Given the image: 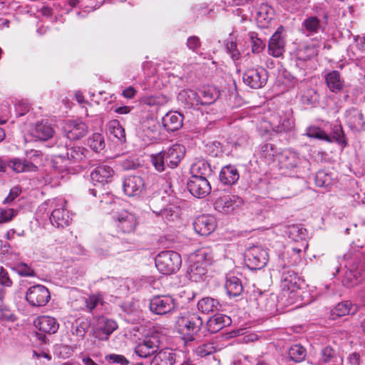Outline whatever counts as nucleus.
<instances>
[{
    "instance_id": "de8ad7c7",
    "label": "nucleus",
    "mask_w": 365,
    "mask_h": 365,
    "mask_svg": "<svg viewBox=\"0 0 365 365\" xmlns=\"http://www.w3.org/2000/svg\"><path fill=\"white\" fill-rule=\"evenodd\" d=\"M281 163L287 168H294L299 165L300 160L296 153L288 151L282 155Z\"/></svg>"
},
{
    "instance_id": "39448f33",
    "label": "nucleus",
    "mask_w": 365,
    "mask_h": 365,
    "mask_svg": "<svg viewBox=\"0 0 365 365\" xmlns=\"http://www.w3.org/2000/svg\"><path fill=\"white\" fill-rule=\"evenodd\" d=\"M66 201L61 198L53 199L51 201L53 208L50 216L51 223L56 227H64L70 225L71 217L66 208Z\"/></svg>"
},
{
    "instance_id": "4468645a",
    "label": "nucleus",
    "mask_w": 365,
    "mask_h": 365,
    "mask_svg": "<svg viewBox=\"0 0 365 365\" xmlns=\"http://www.w3.org/2000/svg\"><path fill=\"white\" fill-rule=\"evenodd\" d=\"M294 124V119L289 113L273 115L271 119L272 129L277 133L291 131Z\"/></svg>"
},
{
    "instance_id": "ddd939ff",
    "label": "nucleus",
    "mask_w": 365,
    "mask_h": 365,
    "mask_svg": "<svg viewBox=\"0 0 365 365\" xmlns=\"http://www.w3.org/2000/svg\"><path fill=\"white\" fill-rule=\"evenodd\" d=\"M189 192L195 197L204 198L211 192V186L205 178L191 176L187 182Z\"/></svg>"
},
{
    "instance_id": "5fc2aeb1",
    "label": "nucleus",
    "mask_w": 365,
    "mask_h": 365,
    "mask_svg": "<svg viewBox=\"0 0 365 365\" xmlns=\"http://www.w3.org/2000/svg\"><path fill=\"white\" fill-rule=\"evenodd\" d=\"M276 153L277 150L274 145L271 143H264L260 146L259 154L263 158L271 160Z\"/></svg>"
},
{
    "instance_id": "7ed1b4c3",
    "label": "nucleus",
    "mask_w": 365,
    "mask_h": 365,
    "mask_svg": "<svg viewBox=\"0 0 365 365\" xmlns=\"http://www.w3.org/2000/svg\"><path fill=\"white\" fill-rule=\"evenodd\" d=\"M203 324L202 318L196 313H188L176 321L175 328L185 343L195 340V335Z\"/></svg>"
},
{
    "instance_id": "bb28decb",
    "label": "nucleus",
    "mask_w": 365,
    "mask_h": 365,
    "mask_svg": "<svg viewBox=\"0 0 365 365\" xmlns=\"http://www.w3.org/2000/svg\"><path fill=\"white\" fill-rule=\"evenodd\" d=\"M175 362V353L168 349L158 351L150 361V365H173Z\"/></svg>"
},
{
    "instance_id": "49530a36",
    "label": "nucleus",
    "mask_w": 365,
    "mask_h": 365,
    "mask_svg": "<svg viewBox=\"0 0 365 365\" xmlns=\"http://www.w3.org/2000/svg\"><path fill=\"white\" fill-rule=\"evenodd\" d=\"M289 356L293 361L301 362L305 359L307 351L301 344H294L289 349Z\"/></svg>"
},
{
    "instance_id": "58836bf2",
    "label": "nucleus",
    "mask_w": 365,
    "mask_h": 365,
    "mask_svg": "<svg viewBox=\"0 0 365 365\" xmlns=\"http://www.w3.org/2000/svg\"><path fill=\"white\" fill-rule=\"evenodd\" d=\"M178 99L187 106L192 107L199 105L197 92L192 90H183L180 91Z\"/></svg>"
},
{
    "instance_id": "e2e57ef3",
    "label": "nucleus",
    "mask_w": 365,
    "mask_h": 365,
    "mask_svg": "<svg viewBox=\"0 0 365 365\" xmlns=\"http://www.w3.org/2000/svg\"><path fill=\"white\" fill-rule=\"evenodd\" d=\"M102 300L101 297L99 295L93 294L86 299L85 302L86 307L89 310L90 312H92L93 310L97 307L98 303Z\"/></svg>"
},
{
    "instance_id": "b1692460",
    "label": "nucleus",
    "mask_w": 365,
    "mask_h": 365,
    "mask_svg": "<svg viewBox=\"0 0 365 365\" xmlns=\"http://www.w3.org/2000/svg\"><path fill=\"white\" fill-rule=\"evenodd\" d=\"M231 324L232 319L230 317L223 314H215L207 320L206 326L210 332L217 333Z\"/></svg>"
},
{
    "instance_id": "603ef678",
    "label": "nucleus",
    "mask_w": 365,
    "mask_h": 365,
    "mask_svg": "<svg viewBox=\"0 0 365 365\" xmlns=\"http://www.w3.org/2000/svg\"><path fill=\"white\" fill-rule=\"evenodd\" d=\"M17 215V210L0 207V225L11 222Z\"/></svg>"
},
{
    "instance_id": "bf43d9fd",
    "label": "nucleus",
    "mask_w": 365,
    "mask_h": 365,
    "mask_svg": "<svg viewBox=\"0 0 365 365\" xmlns=\"http://www.w3.org/2000/svg\"><path fill=\"white\" fill-rule=\"evenodd\" d=\"M158 127V123L153 118L147 119L142 124V129L146 133V135L156 133Z\"/></svg>"
},
{
    "instance_id": "13d9d810",
    "label": "nucleus",
    "mask_w": 365,
    "mask_h": 365,
    "mask_svg": "<svg viewBox=\"0 0 365 365\" xmlns=\"http://www.w3.org/2000/svg\"><path fill=\"white\" fill-rule=\"evenodd\" d=\"M317 92L312 89H308L302 95L301 101L302 103L306 105H312L317 101Z\"/></svg>"
},
{
    "instance_id": "ea45409f",
    "label": "nucleus",
    "mask_w": 365,
    "mask_h": 365,
    "mask_svg": "<svg viewBox=\"0 0 365 365\" xmlns=\"http://www.w3.org/2000/svg\"><path fill=\"white\" fill-rule=\"evenodd\" d=\"M297 274L292 270H285L282 274V286L284 289L293 291L297 287Z\"/></svg>"
},
{
    "instance_id": "72a5a7b5",
    "label": "nucleus",
    "mask_w": 365,
    "mask_h": 365,
    "mask_svg": "<svg viewBox=\"0 0 365 365\" xmlns=\"http://www.w3.org/2000/svg\"><path fill=\"white\" fill-rule=\"evenodd\" d=\"M273 14L272 9L267 4L260 6L257 13V23L259 27L267 28L272 20Z\"/></svg>"
},
{
    "instance_id": "8fccbe9b",
    "label": "nucleus",
    "mask_w": 365,
    "mask_h": 365,
    "mask_svg": "<svg viewBox=\"0 0 365 365\" xmlns=\"http://www.w3.org/2000/svg\"><path fill=\"white\" fill-rule=\"evenodd\" d=\"M200 264H203L205 266L210 264L213 259V256L211 251L209 249H201L198 250L193 259Z\"/></svg>"
},
{
    "instance_id": "79ce46f5",
    "label": "nucleus",
    "mask_w": 365,
    "mask_h": 365,
    "mask_svg": "<svg viewBox=\"0 0 365 365\" xmlns=\"http://www.w3.org/2000/svg\"><path fill=\"white\" fill-rule=\"evenodd\" d=\"M108 126L110 134L113 135L120 143L125 142V130L118 120L110 121Z\"/></svg>"
},
{
    "instance_id": "6e6d98bb",
    "label": "nucleus",
    "mask_w": 365,
    "mask_h": 365,
    "mask_svg": "<svg viewBox=\"0 0 365 365\" xmlns=\"http://www.w3.org/2000/svg\"><path fill=\"white\" fill-rule=\"evenodd\" d=\"M142 102L147 106H155L163 105L166 101L165 98L162 96H150L144 97Z\"/></svg>"
},
{
    "instance_id": "9d476101",
    "label": "nucleus",
    "mask_w": 365,
    "mask_h": 365,
    "mask_svg": "<svg viewBox=\"0 0 365 365\" xmlns=\"http://www.w3.org/2000/svg\"><path fill=\"white\" fill-rule=\"evenodd\" d=\"M247 266L251 269L263 268L268 262V253L266 250L259 246L249 248L245 253Z\"/></svg>"
},
{
    "instance_id": "e433bc0d",
    "label": "nucleus",
    "mask_w": 365,
    "mask_h": 365,
    "mask_svg": "<svg viewBox=\"0 0 365 365\" xmlns=\"http://www.w3.org/2000/svg\"><path fill=\"white\" fill-rule=\"evenodd\" d=\"M220 307L218 300L212 297H204L197 303L198 310L205 314L220 310Z\"/></svg>"
},
{
    "instance_id": "052dcab7",
    "label": "nucleus",
    "mask_w": 365,
    "mask_h": 365,
    "mask_svg": "<svg viewBox=\"0 0 365 365\" xmlns=\"http://www.w3.org/2000/svg\"><path fill=\"white\" fill-rule=\"evenodd\" d=\"M332 138H334L337 143L340 144H346L344 140V133L341 125H335L332 128Z\"/></svg>"
},
{
    "instance_id": "5701e85b",
    "label": "nucleus",
    "mask_w": 365,
    "mask_h": 365,
    "mask_svg": "<svg viewBox=\"0 0 365 365\" xmlns=\"http://www.w3.org/2000/svg\"><path fill=\"white\" fill-rule=\"evenodd\" d=\"M344 116L346 123L351 130L360 131L364 128L365 121L361 110L351 108L345 112Z\"/></svg>"
},
{
    "instance_id": "aec40b11",
    "label": "nucleus",
    "mask_w": 365,
    "mask_h": 365,
    "mask_svg": "<svg viewBox=\"0 0 365 365\" xmlns=\"http://www.w3.org/2000/svg\"><path fill=\"white\" fill-rule=\"evenodd\" d=\"M193 227L200 235L208 236L215 230L217 223L213 216L202 215L195 219Z\"/></svg>"
},
{
    "instance_id": "864d4df0",
    "label": "nucleus",
    "mask_w": 365,
    "mask_h": 365,
    "mask_svg": "<svg viewBox=\"0 0 365 365\" xmlns=\"http://www.w3.org/2000/svg\"><path fill=\"white\" fill-rule=\"evenodd\" d=\"M90 327V323L86 319H78L76 321V327L73 331V334L76 335L83 339L86 334L88 328Z\"/></svg>"
},
{
    "instance_id": "c756f323",
    "label": "nucleus",
    "mask_w": 365,
    "mask_h": 365,
    "mask_svg": "<svg viewBox=\"0 0 365 365\" xmlns=\"http://www.w3.org/2000/svg\"><path fill=\"white\" fill-rule=\"evenodd\" d=\"M54 130L48 123H37L32 130V135L41 140H47L52 138Z\"/></svg>"
},
{
    "instance_id": "2f4dec72",
    "label": "nucleus",
    "mask_w": 365,
    "mask_h": 365,
    "mask_svg": "<svg viewBox=\"0 0 365 365\" xmlns=\"http://www.w3.org/2000/svg\"><path fill=\"white\" fill-rule=\"evenodd\" d=\"M357 312V306L349 301L339 303L332 310L331 316L335 317H343L348 314H354Z\"/></svg>"
},
{
    "instance_id": "dca6fc26",
    "label": "nucleus",
    "mask_w": 365,
    "mask_h": 365,
    "mask_svg": "<svg viewBox=\"0 0 365 365\" xmlns=\"http://www.w3.org/2000/svg\"><path fill=\"white\" fill-rule=\"evenodd\" d=\"M242 200L236 195H224L216 199L214 206L216 210L225 214L232 212L235 209L239 207Z\"/></svg>"
},
{
    "instance_id": "680f3d73",
    "label": "nucleus",
    "mask_w": 365,
    "mask_h": 365,
    "mask_svg": "<svg viewBox=\"0 0 365 365\" xmlns=\"http://www.w3.org/2000/svg\"><path fill=\"white\" fill-rule=\"evenodd\" d=\"M16 269L17 273L22 277H33L35 275L34 270L24 263L19 264Z\"/></svg>"
},
{
    "instance_id": "4c0bfd02",
    "label": "nucleus",
    "mask_w": 365,
    "mask_h": 365,
    "mask_svg": "<svg viewBox=\"0 0 365 365\" xmlns=\"http://www.w3.org/2000/svg\"><path fill=\"white\" fill-rule=\"evenodd\" d=\"M287 233L290 239L296 242L304 240L307 236V230L300 224L288 225Z\"/></svg>"
},
{
    "instance_id": "4be33fe9",
    "label": "nucleus",
    "mask_w": 365,
    "mask_h": 365,
    "mask_svg": "<svg viewBox=\"0 0 365 365\" xmlns=\"http://www.w3.org/2000/svg\"><path fill=\"white\" fill-rule=\"evenodd\" d=\"M114 171L108 165H102L96 167L91 173V178L94 185L101 186L111 182Z\"/></svg>"
},
{
    "instance_id": "1a4fd4ad",
    "label": "nucleus",
    "mask_w": 365,
    "mask_h": 365,
    "mask_svg": "<svg viewBox=\"0 0 365 365\" xmlns=\"http://www.w3.org/2000/svg\"><path fill=\"white\" fill-rule=\"evenodd\" d=\"M34 326L38 329V332H36V336L38 339L46 343L47 334H53L57 332L59 328V324L57 320L52 317L49 316H40L37 317L34 321Z\"/></svg>"
},
{
    "instance_id": "774afa93",
    "label": "nucleus",
    "mask_w": 365,
    "mask_h": 365,
    "mask_svg": "<svg viewBox=\"0 0 365 365\" xmlns=\"http://www.w3.org/2000/svg\"><path fill=\"white\" fill-rule=\"evenodd\" d=\"M121 166L124 170H133L139 166V163L133 158L125 159L121 161Z\"/></svg>"
},
{
    "instance_id": "423d86ee",
    "label": "nucleus",
    "mask_w": 365,
    "mask_h": 365,
    "mask_svg": "<svg viewBox=\"0 0 365 365\" xmlns=\"http://www.w3.org/2000/svg\"><path fill=\"white\" fill-rule=\"evenodd\" d=\"M149 307L153 313L164 315L177 309L178 303L171 295H156L150 299Z\"/></svg>"
},
{
    "instance_id": "37998d69",
    "label": "nucleus",
    "mask_w": 365,
    "mask_h": 365,
    "mask_svg": "<svg viewBox=\"0 0 365 365\" xmlns=\"http://www.w3.org/2000/svg\"><path fill=\"white\" fill-rule=\"evenodd\" d=\"M153 212L157 215L162 217L163 220L168 222L175 221L178 218L179 215V210L175 206H168L160 211L153 210Z\"/></svg>"
},
{
    "instance_id": "f3484780",
    "label": "nucleus",
    "mask_w": 365,
    "mask_h": 365,
    "mask_svg": "<svg viewBox=\"0 0 365 365\" xmlns=\"http://www.w3.org/2000/svg\"><path fill=\"white\" fill-rule=\"evenodd\" d=\"M283 26H279L272 36L268 43V52L274 57H280L285 51V40L282 36Z\"/></svg>"
},
{
    "instance_id": "a878e982",
    "label": "nucleus",
    "mask_w": 365,
    "mask_h": 365,
    "mask_svg": "<svg viewBox=\"0 0 365 365\" xmlns=\"http://www.w3.org/2000/svg\"><path fill=\"white\" fill-rule=\"evenodd\" d=\"M220 180L227 185H235L240 178V173L235 165H228L224 166L220 173Z\"/></svg>"
},
{
    "instance_id": "f257e3e1",
    "label": "nucleus",
    "mask_w": 365,
    "mask_h": 365,
    "mask_svg": "<svg viewBox=\"0 0 365 365\" xmlns=\"http://www.w3.org/2000/svg\"><path fill=\"white\" fill-rule=\"evenodd\" d=\"M64 141L65 138H60L55 146L56 151L51 161L52 167L60 173L75 174L79 170V164L86 158L88 151L80 146L69 148Z\"/></svg>"
},
{
    "instance_id": "a211bd4d",
    "label": "nucleus",
    "mask_w": 365,
    "mask_h": 365,
    "mask_svg": "<svg viewBox=\"0 0 365 365\" xmlns=\"http://www.w3.org/2000/svg\"><path fill=\"white\" fill-rule=\"evenodd\" d=\"M117 328V323L114 320L101 317L97 320L94 336L99 340H107Z\"/></svg>"
},
{
    "instance_id": "f8f14e48",
    "label": "nucleus",
    "mask_w": 365,
    "mask_h": 365,
    "mask_svg": "<svg viewBox=\"0 0 365 365\" xmlns=\"http://www.w3.org/2000/svg\"><path fill=\"white\" fill-rule=\"evenodd\" d=\"M243 81L250 88L257 89L263 87L267 81V71L263 68H250L243 74Z\"/></svg>"
},
{
    "instance_id": "7c9ffc66",
    "label": "nucleus",
    "mask_w": 365,
    "mask_h": 365,
    "mask_svg": "<svg viewBox=\"0 0 365 365\" xmlns=\"http://www.w3.org/2000/svg\"><path fill=\"white\" fill-rule=\"evenodd\" d=\"M325 81L331 92L338 93L344 87V81L341 78L340 73L337 71H332L326 74Z\"/></svg>"
},
{
    "instance_id": "2eb2a0df",
    "label": "nucleus",
    "mask_w": 365,
    "mask_h": 365,
    "mask_svg": "<svg viewBox=\"0 0 365 365\" xmlns=\"http://www.w3.org/2000/svg\"><path fill=\"white\" fill-rule=\"evenodd\" d=\"M145 187V181L141 176L129 175L123 180V191L128 196L138 195L144 190Z\"/></svg>"
},
{
    "instance_id": "c9c22d12",
    "label": "nucleus",
    "mask_w": 365,
    "mask_h": 365,
    "mask_svg": "<svg viewBox=\"0 0 365 365\" xmlns=\"http://www.w3.org/2000/svg\"><path fill=\"white\" fill-rule=\"evenodd\" d=\"M206 273V266L200 264L194 259H191L190 264L187 270V274L190 280L199 282Z\"/></svg>"
},
{
    "instance_id": "473e14b6",
    "label": "nucleus",
    "mask_w": 365,
    "mask_h": 365,
    "mask_svg": "<svg viewBox=\"0 0 365 365\" xmlns=\"http://www.w3.org/2000/svg\"><path fill=\"white\" fill-rule=\"evenodd\" d=\"M199 105H210L219 96V92L211 87H204L197 92Z\"/></svg>"
},
{
    "instance_id": "cd10ccee",
    "label": "nucleus",
    "mask_w": 365,
    "mask_h": 365,
    "mask_svg": "<svg viewBox=\"0 0 365 365\" xmlns=\"http://www.w3.org/2000/svg\"><path fill=\"white\" fill-rule=\"evenodd\" d=\"M7 166L16 173L36 172L38 169L37 166L34 163L19 158L11 160L7 163Z\"/></svg>"
},
{
    "instance_id": "9b49d317",
    "label": "nucleus",
    "mask_w": 365,
    "mask_h": 365,
    "mask_svg": "<svg viewBox=\"0 0 365 365\" xmlns=\"http://www.w3.org/2000/svg\"><path fill=\"white\" fill-rule=\"evenodd\" d=\"M26 299L31 306L43 307L50 300L51 294L45 286L37 284L29 288Z\"/></svg>"
},
{
    "instance_id": "6e6552de",
    "label": "nucleus",
    "mask_w": 365,
    "mask_h": 365,
    "mask_svg": "<svg viewBox=\"0 0 365 365\" xmlns=\"http://www.w3.org/2000/svg\"><path fill=\"white\" fill-rule=\"evenodd\" d=\"M329 14L323 11L322 19L317 16H309L302 23V31L306 36H312L320 32H324L325 25L327 24Z\"/></svg>"
},
{
    "instance_id": "f704fd0d",
    "label": "nucleus",
    "mask_w": 365,
    "mask_h": 365,
    "mask_svg": "<svg viewBox=\"0 0 365 365\" xmlns=\"http://www.w3.org/2000/svg\"><path fill=\"white\" fill-rule=\"evenodd\" d=\"M212 168L207 161L200 160L195 163L191 167L192 176L207 178L212 174Z\"/></svg>"
},
{
    "instance_id": "f03ea898",
    "label": "nucleus",
    "mask_w": 365,
    "mask_h": 365,
    "mask_svg": "<svg viewBox=\"0 0 365 365\" xmlns=\"http://www.w3.org/2000/svg\"><path fill=\"white\" fill-rule=\"evenodd\" d=\"M185 148L179 144L150 155L151 163L158 172L165 171L168 168H175L182 159Z\"/></svg>"
},
{
    "instance_id": "c03bdc74",
    "label": "nucleus",
    "mask_w": 365,
    "mask_h": 365,
    "mask_svg": "<svg viewBox=\"0 0 365 365\" xmlns=\"http://www.w3.org/2000/svg\"><path fill=\"white\" fill-rule=\"evenodd\" d=\"M88 145L95 152L98 153L106 147L105 139L103 135L98 133H93L88 139Z\"/></svg>"
},
{
    "instance_id": "c85d7f7f",
    "label": "nucleus",
    "mask_w": 365,
    "mask_h": 365,
    "mask_svg": "<svg viewBox=\"0 0 365 365\" xmlns=\"http://www.w3.org/2000/svg\"><path fill=\"white\" fill-rule=\"evenodd\" d=\"M225 287L230 297H238L243 292V286L241 279L232 274L227 276Z\"/></svg>"
},
{
    "instance_id": "0e129e2a",
    "label": "nucleus",
    "mask_w": 365,
    "mask_h": 365,
    "mask_svg": "<svg viewBox=\"0 0 365 365\" xmlns=\"http://www.w3.org/2000/svg\"><path fill=\"white\" fill-rule=\"evenodd\" d=\"M187 46L189 49L197 53L198 49L201 46V42L199 37L196 36H190L187 41Z\"/></svg>"
},
{
    "instance_id": "09e8293b",
    "label": "nucleus",
    "mask_w": 365,
    "mask_h": 365,
    "mask_svg": "<svg viewBox=\"0 0 365 365\" xmlns=\"http://www.w3.org/2000/svg\"><path fill=\"white\" fill-rule=\"evenodd\" d=\"M248 38L251 44L252 53H259L264 49L266 43L258 37L257 33L250 32L248 34Z\"/></svg>"
},
{
    "instance_id": "20e7f679",
    "label": "nucleus",
    "mask_w": 365,
    "mask_h": 365,
    "mask_svg": "<svg viewBox=\"0 0 365 365\" xmlns=\"http://www.w3.org/2000/svg\"><path fill=\"white\" fill-rule=\"evenodd\" d=\"M181 264L180 255L174 251H163L155 257V266L164 274L174 273L180 269Z\"/></svg>"
},
{
    "instance_id": "4d7b16f0",
    "label": "nucleus",
    "mask_w": 365,
    "mask_h": 365,
    "mask_svg": "<svg viewBox=\"0 0 365 365\" xmlns=\"http://www.w3.org/2000/svg\"><path fill=\"white\" fill-rule=\"evenodd\" d=\"M336 357V351L329 346H325L321 351V360L324 363L332 362Z\"/></svg>"
},
{
    "instance_id": "69168bd1",
    "label": "nucleus",
    "mask_w": 365,
    "mask_h": 365,
    "mask_svg": "<svg viewBox=\"0 0 365 365\" xmlns=\"http://www.w3.org/2000/svg\"><path fill=\"white\" fill-rule=\"evenodd\" d=\"M0 319L3 321L14 322L16 318L9 308L0 306Z\"/></svg>"
},
{
    "instance_id": "0eeeda50",
    "label": "nucleus",
    "mask_w": 365,
    "mask_h": 365,
    "mask_svg": "<svg viewBox=\"0 0 365 365\" xmlns=\"http://www.w3.org/2000/svg\"><path fill=\"white\" fill-rule=\"evenodd\" d=\"M112 217L118 232L123 234L134 232L138 225L135 215L127 210L114 213Z\"/></svg>"
},
{
    "instance_id": "3c124183",
    "label": "nucleus",
    "mask_w": 365,
    "mask_h": 365,
    "mask_svg": "<svg viewBox=\"0 0 365 365\" xmlns=\"http://www.w3.org/2000/svg\"><path fill=\"white\" fill-rule=\"evenodd\" d=\"M315 184L320 187H329L331 183V176L324 170H319L315 175Z\"/></svg>"
},
{
    "instance_id": "a19ab883",
    "label": "nucleus",
    "mask_w": 365,
    "mask_h": 365,
    "mask_svg": "<svg viewBox=\"0 0 365 365\" xmlns=\"http://www.w3.org/2000/svg\"><path fill=\"white\" fill-rule=\"evenodd\" d=\"M361 280V275L359 270L349 269L346 271L342 283L344 286L352 287L357 285Z\"/></svg>"
},
{
    "instance_id": "412c9836",
    "label": "nucleus",
    "mask_w": 365,
    "mask_h": 365,
    "mask_svg": "<svg viewBox=\"0 0 365 365\" xmlns=\"http://www.w3.org/2000/svg\"><path fill=\"white\" fill-rule=\"evenodd\" d=\"M159 348V341L155 336L145 337L135 348V353L141 358L155 354Z\"/></svg>"
},
{
    "instance_id": "a18cd8bd",
    "label": "nucleus",
    "mask_w": 365,
    "mask_h": 365,
    "mask_svg": "<svg viewBox=\"0 0 365 365\" xmlns=\"http://www.w3.org/2000/svg\"><path fill=\"white\" fill-rule=\"evenodd\" d=\"M306 135L310 138L331 142V138L326 133L322 128L317 126H309L306 129Z\"/></svg>"
},
{
    "instance_id": "338daca9",
    "label": "nucleus",
    "mask_w": 365,
    "mask_h": 365,
    "mask_svg": "<svg viewBox=\"0 0 365 365\" xmlns=\"http://www.w3.org/2000/svg\"><path fill=\"white\" fill-rule=\"evenodd\" d=\"M106 359L112 363H116L121 365H128L129 364L128 360L124 356L119 354H110L106 356Z\"/></svg>"
},
{
    "instance_id": "393cba45",
    "label": "nucleus",
    "mask_w": 365,
    "mask_h": 365,
    "mask_svg": "<svg viewBox=\"0 0 365 365\" xmlns=\"http://www.w3.org/2000/svg\"><path fill=\"white\" fill-rule=\"evenodd\" d=\"M163 125L168 131H175L182 126L183 115L178 112H168L162 119Z\"/></svg>"
},
{
    "instance_id": "6ab92c4d",
    "label": "nucleus",
    "mask_w": 365,
    "mask_h": 365,
    "mask_svg": "<svg viewBox=\"0 0 365 365\" xmlns=\"http://www.w3.org/2000/svg\"><path fill=\"white\" fill-rule=\"evenodd\" d=\"M64 132L66 133V138H63L65 140L67 139L76 140L86 135L88 126L80 120H68L64 126Z\"/></svg>"
}]
</instances>
